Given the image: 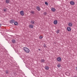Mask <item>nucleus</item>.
I'll return each mask as SVG.
<instances>
[{
    "label": "nucleus",
    "instance_id": "28",
    "mask_svg": "<svg viewBox=\"0 0 77 77\" xmlns=\"http://www.w3.org/2000/svg\"><path fill=\"white\" fill-rule=\"evenodd\" d=\"M76 71H77V66L75 67Z\"/></svg>",
    "mask_w": 77,
    "mask_h": 77
},
{
    "label": "nucleus",
    "instance_id": "31",
    "mask_svg": "<svg viewBox=\"0 0 77 77\" xmlns=\"http://www.w3.org/2000/svg\"><path fill=\"white\" fill-rule=\"evenodd\" d=\"M74 77H77V76L75 75V76H74Z\"/></svg>",
    "mask_w": 77,
    "mask_h": 77
},
{
    "label": "nucleus",
    "instance_id": "29",
    "mask_svg": "<svg viewBox=\"0 0 77 77\" xmlns=\"http://www.w3.org/2000/svg\"><path fill=\"white\" fill-rule=\"evenodd\" d=\"M38 50L39 51H41V49H38Z\"/></svg>",
    "mask_w": 77,
    "mask_h": 77
},
{
    "label": "nucleus",
    "instance_id": "2",
    "mask_svg": "<svg viewBox=\"0 0 77 77\" xmlns=\"http://www.w3.org/2000/svg\"><path fill=\"white\" fill-rule=\"evenodd\" d=\"M68 25L69 27H72V23L71 22L69 23L68 24Z\"/></svg>",
    "mask_w": 77,
    "mask_h": 77
},
{
    "label": "nucleus",
    "instance_id": "4",
    "mask_svg": "<svg viewBox=\"0 0 77 77\" xmlns=\"http://www.w3.org/2000/svg\"><path fill=\"white\" fill-rule=\"evenodd\" d=\"M61 58L60 57H58L57 58V61H59V62H60L61 61Z\"/></svg>",
    "mask_w": 77,
    "mask_h": 77
},
{
    "label": "nucleus",
    "instance_id": "1",
    "mask_svg": "<svg viewBox=\"0 0 77 77\" xmlns=\"http://www.w3.org/2000/svg\"><path fill=\"white\" fill-rule=\"evenodd\" d=\"M23 50L25 51L26 53H29V52H30V50H29V48H27L26 47H24L23 48Z\"/></svg>",
    "mask_w": 77,
    "mask_h": 77
},
{
    "label": "nucleus",
    "instance_id": "6",
    "mask_svg": "<svg viewBox=\"0 0 77 77\" xmlns=\"http://www.w3.org/2000/svg\"><path fill=\"white\" fill-rule=\"evenodd\" d=\"M14 22L15 20H11L10 21V23H11V24H13L14 23Z\"/></svg>",
    "mask_w": 77,
    "mask_h": 77
},
{
    "label": "nucleus",
    "instance_id": "14",
    "mask_svg": "<svg viewBox=\"0 0 77 77\" xmlns=\"http://www.w3.org/2000/svg\"><path fill=\"white\" fill-rule=\"evenodd\" d=\"M45 69L47 70H48L49 69V67L48 66H46L45 67Z\"/></svg>",
    "mask_w": 77,
    "mask_h": 77
},
{
    "label": "nucleus",
    "instance_id": "19",
    "mask_svg": "<svg viewBox=\"0 0 77 77\" xmlns=\"http://www.w3.org/2000/svg\"><path fill=\"white\" fill-rule=\"evenodd\" d=\"M41 61L42 62H45V60L43 59H42L41 60Z\"/></svg>",
    "mask_w": 77,
    "mask_h": 77
},
{
    "label": "nucleus",
    "instance_id": "22",
    "mask_svg": "<svg viewBox=\"0 0 77 77\" xmlns=\"http://www.w3.org/2000/svg\"><path fill=\"white\" fill-rule=\"evenodd\" d=\"M45 5H47V6H48V4L47 2H45Z\"/></svg>",
    "mask_w": 77,
    "mask_h": 77
},
{
    "label": "nucleus",
    "instance_id": "5",
    "mask_svg": "<svg viewBox=\"0 0 77 77\" xmlns=\"http://www.w3.org/2000/svg\"><path fill=\"white\" fill-rule=\"evenodd\" d=\"M20 14L22 16H23V15H24V11H21L20 12Z\"/></svg>",
    "mask_w": 77,
    "mask_h": 77
},
{
    "label": "nucleus",
    "instance_id": "7",
    "mask_svg": "<svg viewBox=\"0 0 77 77\" xmlns=\"http://www.w3.org/2000/svg\"><path fill=\"white\" fill-rule=\"evenodd\" d=\"M70 4L72 5H74L75 4V3L73 1H71L70 2Z\"/></svg>",
    "mask_w": 77,
    "mask_h": 77
},
{
    "label": "nucleus",
    "instance_id": "20",
    "mask_svg": "<svg viewBox=\"0 0 77 77\" xmlns=\"http://www.w3.org/2000/svg\"><path fill=\"white\" fill-rule=\"evenodd\" d=\"M43 14H44V15H46L47 14V13H46V12H45Z\"/></svg>",
    "mask_w": 77,
    "mask_h": 77
},
{
    "label": "nucleus",
    "instance_id": "27",
    "mask_svg": "<svg viewBox=\"0 0 77 77\" xmlns=\"http://www.w3.org/2000/svg\"><path fill=\"white\" fill-rule=\"evenodd\" d=\"M31 14H35V13H34V11H31Z\"/></svg>",
    "mask_w": 77,
    "mask_h": 77
},
{
    "label": "nucleus",
    "instance_id": "8",
    "mask_svg": "<svg viewBox=\"0 0 77 77\" xmlns=\"http://www.w3.org/2000/svg\"><path fill=\"white\" fill-rule=\"evenodd\" d=\"M29 27L30 29H33V26L32 25H30L29 26Z\"/></svg>",
    "mask_w": 77,
    "mask_h": 77
},
{
    "label": "nucleus",
    "instance_id": "3",
    "mask_svg": "<svg viewBox=\"0 0 77 77\" xmlns=\"http://www.w3.org/2000/svg\"><path fill=\"white\" fill-rule=\"evenodd\" d=\"M67 30L68 32H70L71 30V29L70 27H67Z\"/></svg>",
    "mask_w": 77,
    "mask_h": 77
},
{
    "label": "nucleus",
    "instance_id": "13",
    "mask_svg": "<svg viewBox=\"0 0 77 77\" xmlns=\"http://www.w3.org/2000/svg\"><path fill=\"white\" fill-rule=\"evenodd\" d=\"M31 24H35V21L32 20L31 21Z\"/></svg>",
    "mask_w": 77,
    "mask_h": 77
},
{
    "label": "nucleus",
    "instance_id": "21",
    "mask_svg": "<svg viewBox=\"0 0 77 77\" xmlns=\"http://www.w3.org/2000/svg\"><path fill=\"white\" fill-rule=\"evenodd\" d=\"M6 72V73L7 74H8V73H9V72H8V71L6 70L5 71Z\"/></svg>",
    "mask_w": 77,
    "mask_h": 77
},
{
    "label": "nucleus",
    "instance_id": "17",
    "mask_svg": "<svg viewBox=\"0 0 77 77\" xmlns=\"http://www.w3.org/2000/svg\"><path fill=\"white\" fill-rule=\"evenodd\" d=\"M14 25H15V26H17V24H18V22H15L14 23Z\"/></svg>",
    "mask_w": 77,
    "mask_h": 77
},
{
    "label": "nucleus",
    "instance_id": "32",
    "mask_svg": "<svg viewBox=\"0 0 77 77\" xmlns=\"http://www.w3.org/2000/svg\"><path fill=\"white\" fill-rule=\"evenodd\" d=\"M1 62H0V63Z\"/></svg>",
    "mask_w": 77,
    "mask_h": 77
},
{
    "label": "nucleus",
    "instance_id": "16",
    "mask_svg": "<svg viewBox=\"0 0 77 77\" xmlns=\"http://www.w3.org/2000/svg\"><path fill=\"white\" fill-rule=\"evenodd\" d=\"M6 3H9V0H6Z\"/></svg>",
    "mask_w": 77,
    "mask_h": 77
},
{
    "label": "nucleus",
    "instance_id": "24",
    "mask_svg": "<svg viewBox=\"0 0 77 77\" xmlns=\"http://www.w3.org/2000/svg\"><path fill=\"white\" fill-rule=\"evenodd\" d=\"M57 67L58 68H60V65L58 64L57 65Z\"/></svg>",
    "mask_w": 77,
    "mask_h": 77
},
{
    "label": "nucleus",
    "instance_id": "12",
    "mask_svg": "<svg viewBox=\"0 0 77 77\" xmlns=\"http://www.w3.org/2000/svg\"><path fill=\"white\" fill-rule=\"evenodd\" d=\"M66 74L67 75V76H69V75H70V73L69 72H67L66 73Z\"/></svg>",
    "mask_w": 77,
    "mask_h": 77
},
{
    "label": "nucleus",
    "instance_id": "15",
    "mask_svg": "<svg viewBox=\"0 0 77 77\" xmlns=\"http://www.w3.org/2000/svg\"><path fill=\"white\" fill-rule=\"evenodd\" d=\"M12 42L13 43H15V39H12Z\"/></svg>",
    "mask_w": 77,
    "mask_h": 77
},
{
    "label": "nucleus",
    "instance_id": "23",
    "mask_svg": "<svg viewBox=\"0 0 77 77\" xmlns=\"http://www.w3.org/2000/svg\"><path fill=\"white\" fill-rule=\"evenodd\" d=\"M3 11H4V12H6V11H7V10H6V9L5 8H4L3 9Z\"/></svg>",
    "mask_w": 77,
    "mask_h": 77
},
{
    "label": "nucleus",
    "instance_id": "30",
    "mask_svg": "<svg viewBox=\"0 0 77 77\" xmlns=\"http://www.w3.org/2000/svg\"><path fill=\"white\" fill-rule=\"evenodd\" d=\"M1 26H2V24H0V27H1Z\"/></svg>",
    "mask_w": 77,
    "mask_h": 77
},
{
    "label": "nucleus",
    "instance_id": "25",
    "mask_svg": "<svg viewBox=\"0 0 77 77\" xmlns=\"http://www.w3.org/2000/svg\"><path fill=\"white\" fill-rule=\"evenodd\" d=\"M44 47L45 48H46L47 47V46L46 45H45V44H44Z\"/></svg>",
    "mask_w": 77,
    "mask_h": 77
},
{
    "label": "nucleus",
    "instance_id": "10",
    "mask_svg": "<svg viewBox=\"0 0 77 77\" xmlns=\"http://www.w3.org/2000/svg\"><path fill=\"white\" fill-rule=\"evenodd\" d=\"M37 9L38 11H39L41 10V8H40L38 6L37 7Z\"/></svg>",
    "mask_w": 77,
    "mask_h": 77
},
{
    "label": "nucleus",
    "instance_id": "26",
    "mask_svg": "<svg viewBox=\"0 0 77 77\" xmlns=\"http://www.w3.org/2000/svg\"><path fill=\"white\" fill-rule=\"evenodd\" d=\"M43 37H42V36H40L39 37V39H42V38Z\"/></svg>",
    "mask_w": 77,
    "mask_h": 77
},
{
    "label": "nucleus",
    "instance_id": "18",
    "mask_svg": "<svg viewBox=\"0 0 77 77\" xmlns=\"http://www.w3.org/2000/svg\"><path fill=\"white\" fill-rule=\"evenodd\" d=\"M59 32H60V30H58L57 31H56L57 33H59Z\"/></svg>",
    "mask_w": 77,
    "mask_h": 77
},
{
    "label": "nucleus",
    "instance_id": "9",
    "mask_svg": "<svg viewBox=\"0 0 77 77\" xmlns=\"http://www.w3.org/2000/svg\"><path fill=\"white\" fill-rule=\"evenodd\" d=\"M54 24H57V20H55L54 21Z\"/></svg>",
    "mask_w": 77,
    "mask_h": 77
},
{
    "label": "nucleus",
    "instance_id": "11",
    "mask_svg": "<svg viewBox=\"0 0 77 77\" xmlns=\"http://www.w3.org/2000/svg\"><path fill=\"white\" fill-rule=\"evenodd\" d=\"M51 11L53 12H55V11H56V9L55 8H51Z\"/></svg>",
    "mask_w": 77,
    "mask_h": 77
}]
</instances>
